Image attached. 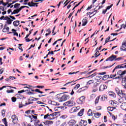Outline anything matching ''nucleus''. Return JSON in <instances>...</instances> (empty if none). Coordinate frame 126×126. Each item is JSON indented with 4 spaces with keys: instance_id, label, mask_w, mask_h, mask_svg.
I'll list each match as a JSON object with an SVG mask.
<instances>
[{
    "instance_id": "nucleus-42",
    "label": "nucleus",
    "mask_w": 126,
    "mask_h": 126,
    "mask_svg": "<svg viewBox=\"0 0 126 126\" xmlns=\"http://www.w3.org/2000/svg\"><path fill=\"white\" fill-rule=\"evenodd\" d=\"M34 88H39L40 89H43L45 86H37L36 87H33Z\"/></svg>"
},
{
    "instance_id": "nucleus-2",
    "label": "nucleus",
    "mask_w": 126,
    "mask_h": 126,
    "mask_svg": "<svg viewBox=\"0 0 126 126\" xmlns=\"http://www.w3.org/2000/svg\"><path fill=\"white\" fill-rule=\"evenodd\" d=\"M126 70L122 71L119 70L117 72V75H119V76L116 77L114 78V79H118V81H120V79L121 78H123V77H124V76H126Z\"/></svg>"
},
{
    "instance_id": "nucleus-17",
    "label": "nucleus",
    "mask_w": 126,
    "mask_h": 126,
    "mask_svg": "<svg viewBox=\"0 0 126 126\" xmlns=\"http://www.w3.org/2000/svg\"><path fill=\"white\" fill-rule=\"evenodd\" d=\"M121 79H122V85L123 86H125V85H126V76H124L121 78Z\"/></svg>"
},
{
    "instance_id": "nucleus-6",
    "label": "nucleus",
    "mask_w": 126,
    "mask_h": 126,
    "mask_svg": "<svg viewBox=\"0 0 126 126\" xmlns=\"http://www.w3.org/2000/svg\"><path fill=\"white\" fill-rule=\"evenodd\" d=\"M85 101V97L84 96H82L80 97L77 102L78 104H80L81 105L83 104V102Z\"/></svg>"
},
{
    "instance_id": "nucleus-51",
    "label": "nucleus",
    "mask_w": 126,
    "mask_h": 126,
    "mask_svg": "<svg viewBox=\"0 0 126 126\" xmlns=\"http://www.w3.org/2000/svg\"><path fill=\"white\" fill-rule=\"evenodd\" d=\"M110 39H111V37L108 36L105 40V44H107V43H108V42H109V40H110Z\"/></svg>"
},
{
    "instance_id": "nucleus-1",
    "label": "nucleus",
    "mask_w": 126,
    "mask_h": 126,
    "mask_svg": "<svg viewBox=\"0 0 126 126\" xmlns=\"http://www.w3.org/2000/svg\"><path fill=\"white\" fill-rule=\"evenodd\" d=\"M56 98L59 100V102H63V101H66L69 99V95L61 93L58 94L56 95Z\"/></svg>"
},
{
    "instance_id": "nucleus-61",
    "label": "nucleus",
    "mask_w": 126,
    "mask_h": 126,
    "mask_svg": "<svg viewBox=\"0 0 126 126\" xmlns=\"http://www.w3.org/2000/svg\"><path fill=\"white\" fill-rule=\"evenodd\" d=\"M13 34H14V36H17L18 37V33L16 32H12Z\"/></svg>"
},
{
    "instance_id": "nucleus-47",
    "label": "nucleus",
    "mask_w": 126,
    "mask_h": 126,
    "mask_svg": "<svg viewBox=\"0 0 126 126\" xmlns=\"http://www.w3.org/2000/svg\"><path fill=\"white\" fill-rule=\"evenodd\" d=\"M12 122L13 124H17V123L18 122V119L16 118L15 119L13 120Z\"/></svg>"
},
{
    "instance_id": "nucleus-46",
    "label": "nucleus",
    "mask_w": 126,
    "mask_h": 126,
    "mask_svg": "<svg viewBox=\"0 0 126 126\" xmlns=\"http://www.w3.org/2000/svg\"><path fill=\"white\" fill-rule=\"evenodd\" d=\"M116 76H117V74H115L114 75L111 74L109 76V78H114V77H116Z\"/></svg>"
},
{
    "instance_id": "nucleus-37",
    "label": "nucleus",
    "mask_w": 126,
    "mask_h": 126,
    "mask_svg": "<svg viewBox=\"0 0 126 126\" xmlns=\"http://www.w3.org/2000/svg\"><path fill=\"white\" fill-rule=\"evenodd\" d=\"M122 98H124L126 100V94H123V92H122L120 97H122Z\"/></svg>"
},
{
    "instance_id": "nucleus-64",
    "label": "nucleus",
    "mask_w": 126,
    "mask_h": 126,
    "mask_svg": "<svg viewBox=\"0 0 126 126\" xmlns=\"http://www.w3.org/2000/svg\"><path fill=\"white\" fill-rule=\"evenodd\" d=\"M44 123H43V122H42L40 124H38V126H44Z\"/></svg>"
},
{
    "instance_id": "nucleus-11",
    "label": "nucleus",
    "mask_w": 126,
    "mask_h": 126,
    "mask_svg": "<svg viewBox=\"0 0 126 126\" xmlns=\"http://www.w3.org/2000/svg\"><path fill=\"white\" fill-rule=\"evenodd\" d=\"M107 87L106 85L102 84L99 87V91H104V90H105V89H107Z\"/></svg>"
},
{
    "instance_id": "nucleus-26",
    "label": "nucleus",
    "mask_w": 126,
    "mask_h": 126,
    "mask_svg": "<svg viewBox=\"0 0 126 126\" xmlns=\"http://www.w3.org/2000/svg\"><path fill=\"white\" fill-rule=\"evenodd\" d=\"M110 78V75H105L102 77V80H107V79Z\"/></svg>"
},
{
    "instance_id": "nucleus-24",
    "label": "nucleus",
    "mask_w": 126,
    "mask_h": 126,
    "mask_svg": "<svg viewBox=\"0 0 126 126\" xmlns=\"http://www.w3.org/2000/svg\"><path fill=\"white\" fill-rule=\"evenodd\" d=\"M84 112V109H82L81 110V111L78 113V115L79 116V117H82L83 115V113Z\"/></svg>"
},
{
    "instance_id": "nucleus-49",
    "label": "nucleus",
    "mask_w": 126,
    "mask_h": 126,
    "mask_svg": "<svg viewBox=\"0 0 126 126\" xmlns=\"http://www.w3.org/2000/svg\"><path fill=\"white\" fill-rule=\"evenodd\" d=\"M11 119L12 120H15V119H17V117H16V115H13L12 116H11Z\"/></svg>"
},
{
    "instance_id": "nucleus-58",
    "label": "nucleus",
    "mask_w": 126,
    "mask_h": 126,
    "mask_svg": "<svg viewBox=\"0 0 126 126\" xmlns=\"http://www.w3.org/2000/svg\"><path fill=\"white\" fill-rule=\"evenodd\" d=\"M123 59V57H119L118 58H115V61H121V60Z\"/></svg>"
},
{
    "instance_id": "nucleus-60",
    "label": "nucleus",
    "mask_w": 126,
    "mask_h": 126,
    "mask_svg": "<svg viewBox=\"0 0 126 126\" xmlns=\"http://www.w3.org/2000/svg\"><path fill=\"white\" fill-rule=\"evenodd\" d=\"M67 126V123H66V122H65L62 124V126Z\"/></svg>"
},
{
    "instance_id": "nucleus-23",
    "label": "nucleus",
    "mask_w": 126,
    "mask_h": 126,
    "mask_svg": "<svg viewBox=\"0 0 126 126\" xmlns=\"http://www.w3.org/2000/svg\"><path fill=\"white\" fill-rule=\"evenodd\" d=\"M6 87H8V89H11V88H15V89L16 88L12 87L10 86H3L0 89V90H2L3 89V88H6Z\"/></svg>"
},
{
    "instance_id": "nucleus-48",
    "label": "nucleus",
    "mask_w": 126,
    "mask_h": 126,
    "mask_svg": "<svg viewBox=\"0 0 126 126\" xmlns=\"http://www.w3.org/2000/svg\"><path fill=\"white\" fill-rule=\"evenodd\" d=\"M79 87H80V84H78L74 87V89L76 90Z\"/></svg>"
},
{
    "instance_id": "nucleus-7",
    "label": "nucleus",
    "mask_w": 126,
    "mask_h": 126,
    "mask_svg": "<svg viewBox=\"0 0 126 126\" xmlns=\"http://www.w3.org/2000/svg\"><path fill=\"white\" fill-rule=\"evenodd\" d=\"M4 20H6V23L9 25L11 24V23H12V21H13V20H11L10 18H9L7 16H6L5 17Z\"/></svg>"
},
{
    "instance_id": "nucleus-34",
    "label": "nucleus",
    "mask_w": 126,
    "mask_h": 126,
    "mask_svg": "<svg viewBox=\"0 0 126 126\" xmlns=\"http://www.w3.org/2000/svg\"><path fill=\"white\" fill-rule=\"evenodd\" d=\"M124 64H123L122 65L121 64L118 65L115 67V69H118V68H122L123 67H122V65H124Z\"/></svg>"
},
{
    "instance_id": "nucleus-28",
    "label": "nucleus",
    "mask_w": 126,
    "mask_h": 126,
    "mask_svg": "<svg viewBox=\"0 0 126 126\" xmlns=\"http://www.w3.org/2000/svg\"><path fill=\"white\" fill-rule=\"evenodd\" d=\"M88 116L92 117L93 116V113L92 112V110L91 109H89L88 112Z\"/></svg>"
},
{
    "instance_id": "nucleus-54",
    "label": "nucleus",
    "mask_w": 126,
    "mask_h": 126,
    "mask_svg": "<svg viewBox=\"0 0 126 126\" xmlns=\"http://www.w3.org/2000/svg\"><path fill=\"white\" fill-rule=\"evenodd\" d=\"M97 111H100V110H102V107L101 106H97L96 107Z\"/></svg>"
},
{
    "instance_id": "nucleus-52",
    "label": "nucleus",
    "mask_w": 126,
    "mask_h": 126,
    "mask_svg": "<svg viewBox=\"0 0 126 126\" xmlns=\"http://www.w3.org/2000/svg\"><path fill=\"white\" fill-rule=\"evenodd\" d=\"M61 118L62 119H63V120H64V119H66L67 118V115H62Z\"/></svg>"
},
{
    "instance_id": "nucleus-31",
    "label": "nucleus",
    "mask_w": 126,
    "mask_h": 126,
    "mask_svg": "<svg viewBox=\"0 0 126 126\" xmlns=\"http://www.w3.org/2000/svg\"><path fill=\"white\" fill-rule=\"evenodd\" d=\"M3 124H4L5 126H7V121H6V118H4L2 120Z\"/></svg>"
},
{
    "instance_id": "nucleus-50",
    "label": "nucleus",
    "mask_w": 126,
    "mask_h": 126,
    "mask_svg": "<svg viewBox=\"0 0 126 126\" xmlns=\"http://www.w3.org/2000/svg\"><path fill=\"white\" fill-rule=\"evenodd\" d=\"M104 74H107V72H102L98 73L99 75H104Z\"/></svg>"
},
{
    "instance_id": "nucleus-59",
    "label": "nucleus",
    "mask_w": 126,
    "mask_h": 126,
    "mask_svg": "<svg viewBox=\"0 0 126 126\" xmlns=\"http://www.w3.org/2000/svg\"><path fill=\"white\" fill-rule=\"evenodd\" d=\"M112 6H113V4H112L110 6H108L106 7V10H108V9H110V8H111V7H112Z\"/></svg>"
},
{
    "instance_id": "nucleus-9",
    "label": "nucleus",
    "mask_w": 126,
    "mask_h": 126,
    "mask_svg": "<svg viewBox=\"0 0 126 126\" xmlns=\"http://www.w3.org/2000/svg\"><path fill=\"white\" fill-rule=\"evenodd\" d=\"M69 126H75V124H76V121L74 120H70L67 123Z\"/></svg>"
},
{
    "instance_id": "nucleus-57",
    "label": "nucleus",
    "mask_w": 126,
    "mask_h": 126,
    "mask_svg": "<svg viewBox=\"0 0 126 126\" xmlns=\"http://www.w3.org/2000/svg\"><path fill=\"white\" fill-rule=\"evenodd\" d=\"M9 78L10 79H12V80H14V79H16V78H15V77H13V76H9Z\"/></svg>"
},
{
    "instance_id": "nucleus-12",
    "label": "nucleus",
    "mask_w": 126,
    "mask_h": 126,
    "mask_svg": "<svg viewBox=\"0 0 126 126\" xmlns=\"http://www.w3.org/2000/svg\"><path fill=\"white\" fill-rule=\"evenodd\" d=\"M49 103L51 104V105H53V106H59L60 103L59 102H57L55 101L50 100L49 101Z\"/></svg>"
},
{
    "instance_id": "nucleus-36",
    "label": "nucleus",
    "mask_w": 126,
    "mask_h": 126,
    "mask_svg": "<svg viewBox=\"0 0 126 126\" xmlns=\"http://www.w3.org/2000/svg\"><path fill=\"white\" fill-rule=\"evenodd\" d=\"M21 46H23V44H19L18 49L21 50V52H23V49L21 47Z\"/></svg>"
},
{
    "instance_id": "nucleus-45",
    "label": "nucleus",
    "mask_w": 126,
    "mask_h": 126,
    "mask_svg": "<svg viewBox=\"0 0 126 126\" xmlns=\"http://www.w3.org/2000/svg\"><path fill=\"white\" fill-rule=\"evenodd\" d=\"M7 93H13L14 92V90H7L6 91Z\"/></svg>"
},
{
    "instance_id": "nucleus-40",
    "label": "nucleus",
    "mask_w": 126,
    "mask_h": 126,
    "mask_svg": "<svg viewBox=\"0 0 126 126\" xmlns=\"http://www.w3.org/2000/svg\"><path fill=\"white\" fill-rule=\"evenodd\" d=\"M75 81H77V80H76V81H72L71 82H69L66 84H65L63 86H66V85H68V84H70L71 83H72V82H75Z\"/></svg>"
},
{
    "instance_id": "nucleus-10",
    "label": "nucleus",
    "mask_w": 126,
    "mask_h": 126,
    "mask_svg": "<svg viewBox=\"0 0 126 126\" xmlns=\"http://www.w3.org/2000/svg\"><path fill=\"white\" fill-rule=\"evenodd\" d=\"M121 51H124L126 52V41L123 42L122 43V46L120 48Z\"/></svg>"
},
{
    "instance_id": "nucleus-53",
    "label": "nucleus",
    "mask_w": 126,
    "mask_h": 126,
    "mask_svg": "<svg viewBox=\"0 0 126 126\" xmlns=\"http://www.w3.org/2000/svg\"><path fill=\"white\" fill-rule=\"evenodd\" d=\"M11 100H12V102H16V98L14 97H12L11 98Z\"/></svg>"
},
{
    "instance_id": "nucleus-19",
    "label": "nucleus",
    "mask_w": 126,
    "mask_h": 126,
    "mask_svg": "<svg viewBox=\"0 0 126 126\" xmlns=\"http://www.w3.org/2000/svg\"><path fill=\"white\" fill-rule=\"evenodd\" d=\"M115 91L116 93L118 94V95L121 96V94L122 92H121V91H120V89L118 88H116L115 89Z\"/></svg>"
},
{
    "instance_id": "nucleus-33",
    "label": "nucleus",
    "mask_w": 126,
    "mask_h": 126,
    "mask_svg": "<svg viewBox=\"0 0 126 126\" xmlns=\"http://www.w3.org/2000/svg\"><path fill=\"white\" fill-rule=\"evenodd\" d=\"M99 100H100V97L99 96H97L95 100V105L96 104H98V103H99Z\"/></svg>"
},
{
    "instance_id": "nucleus-25",
    "label": "nucleus",
    "mask_w": 126,
    "mask_h": 126,
    "mask_svg": "<svg viewBox=\"0 0 126 126\" xmlns=\"http://www.w3.org/2000/svg\"><path fill=\"white\" fill-rule=\"evenodd\" d=\"M88 87L87 86L84 87L79 90V92H81L82 91H84L85 90H87Z\"/></svg>"
},
{
    "instance_id": "nucleus-35",
    "label": "nucleus",
    "mask_w": 126,
    "mask_h": 126,
    "mask_svg": "<svg viewBox=\"0 0 126 126\" xmlns=\"http://www.w3.org/2000/svg\"><path fill=\"white\" fill-rule=\"evenodd\" d=\"M32 6H36V7H38V4H39V3H34L33 2H31Z\"/></svg>"
},
{
    "instance_id": "nucleus-39",
    "label": "nucleus",
    "mask_w": 126,
    "mask_h": 126,
    "mask_svg": "<svg viewBox=\"0 0 126 126\" xmlns=\"http://www.w3.org/2000/svg\"><path fill=\"white\" fill-rule=\"evenodd\" d=\"M14 12H15V14H17L19 12H20V10L19 8H17L15 10H14Z\"/></svg>"
},
{
    "instance_id": "nucleus-16",
    "label": "nucleus",
    "mask_w": 126,
    "mask_h": 126,
    "mask_svg": "<svg viewBox=\"0 0 126 126\" xmlns=\"http://www.w3.org/2000/svg\"><path fill=\"white\" fill-rule=\"evenodd\" d=\"M80 125L81 126H87V121L84 120H81L80 122Z\"/></svg>"
},
{
    "instance_id": "nucleus-41",
    "label": "nucleus",
    "mask_w": 126,
    "mask_h": 126,
    "mask_svg": "<svg viewBox=\"0 0 126 126\" xmlns=\"http://www.w3.org/2000/svg\"><path fill=\"white\" fill-rule=\"evenodd\" d=\"M35 92H37L38 93H40V94H43V93H44V92L40 91V90L38 89L35 90Z\"/></svg>"
},
{
    "instance_id": "nucleus-18",
    "label": "nucleus",
    "mask_w": 126,
    "mask_h": 126,
    "mask_svg": "<svg viewBox=\"0 0 126 126\" xmlns=\"http://www.w3.org/2000/svg\"><path fill=\"white\" fill-rule=\"evenodd\" d=\"M108 95L110 96V97H112V98H116V94L113 92H109Z\"/></svg>"
},
{
    "instance_id": "nucleus-44",
    "label": "nucleus",
    "mask_w": 126,
    "mask_h": 126,
    "mask_svg": "<svg viewBox=\"0 0 126 126\" xmlns=\"http://www.w3.org/2000/svg\"><path fill=\"white\" fill-rule=\"evenodd\" d=\"M1 114H2V117H5V110L3 109L1 111Z\"/></svg>"
},
{
    "instance_id": "nucleus-8",
    "label": "nucleus",
    "mask_w": 126,
    "mask_h": 126,
    "mask_svg": "<svg viewBox=\"0 0 126 126\" xmlns=\"http://www.w3.org/2000/svg\"><path fill=\"white\" fill-rule=\"evenodd\" d=\"M45 126H50L54 124V122L52 121L47 120L45 122H42Z\"/></svg>"
},
{
    "instance_id": "nucleus-29",
    "label": "nucleus",
    "mask_w": 126,
    "mask_h": 126,
    "mask_svg": "<svg viewBox=\"0 0 126 126\" xmlns=\"http://www.w3.org/2000/svg\"><path fill=\"white\" fill-rule=\"evenodd\" d=\"M29 91H30V90H23L18 91V93L19 94H21V93H23L24 92H28Z\"/></svg>"
},
{
    "instance_id": "nucleus-22",
    "label": "nucleus",
    "mask_w": 126,
    "mask_h": 126,
    "mask_svg": "<svg viewBox=\"0 0 126 126\" xmlns=\"http://www.w3.org/2000/svg\"><path fill=\"white\" fill-rule=\"evenodd\" d=\"M116 107H107V111H110V112H113L114 110H116Z\"/></svg>"
},
{
    "instance_id": "nucleus-43",
    "label": "nucleus",
    "mask_w": 126,
    "mask_h": 126,
    "mask_svg": "<svg viewBox=\"0 0 126 126\" xmlns=\"http://www.w3.org/2000/svg\"><path fill=\"white\" fill-rule=\"evenodd\" d=\"M20 5V3H16L14 5V8H18V6Z\"/></svg>"
},
{
    "instance_id": "nucleus-32",
    "label": "nucleus",
    "mask_w": 126,
    "mask_h": 126,
    "mask_svg": "<svg viewBox=\"0 0 126 126\" xmlns=\"http://www.w3.org/2000/svg\"><path fill=\"white\" fill-rule=\"evenodd\" d=\"M95 118H98L101 117V114L99 113H94Z\"/></svg>"
},
{
    "instance_id": "nucleus-15",
    "label": "nucleus",
    "mask_w": 126,
    "mask_h": 126,
    "mask_svg": "<svg viewBox=\"0 0 126 126\" xmlns=\"http://www.w3.org/2000/svg\"><path fill=\"white\" fill-rule=\"evenodd\" d=\"M30 104H33V102H26L25 105L22 104V103L19 104V108H21L24 107V106H27V105H30Z\"/></svg>"
},
{
    "instance_id": "nucleus-20",
    "label": "nucleus",
    "mask_w": 126,
    "mask_h": 126,
    "mask_svg": "<svg viewBox=\"0 0 126 126\" xmlns=\"http://www.w3.org/2000/svg\"><path fill=\"white\" fill-rule=\"evenodd\" d=\"M109 104H110V105H112V106H114V107H117V102L116 101H114V100L109 101Z\"/></svg>"
},
{
    "instance_id": "nucleus-5",
    "label": "nucleus",
    "mask_w": 126,
    "mask_h": 126,
    "mask_svg": "<svg viewBox=\"0 0 126 126\" xmlns=\"http://www.w3.org/2000/svg\"><path fill=\"white\" fill-rule=\"evenodd\" d=\"M117 58V56L112 55L111 56L109 57L106 60V62H113V61H116V59Z\"/></svg>"
},
{
    "instance_id": "nucleus-13",
    "label": "nucleus",
    "mask_w": 126,
    "mask_h": 126,
    "mask_svg": "<svg viewBox=\"0 0 126 126\" xmlns=\"http://www.w3.org/2000/svg\"><path fill=\"white\" fill-rule=\"evenodd\" d=\"M9 31V27H6V25H5L4 28L2 30V32L4 33H7Z\"/></svg>"
},
{
    "instance_id": "nucleus-30",
    "label": "nucleus",
    "mask_w": 126,
    "mask_h": 126,
    "mask_svg": "<svg viewBox=\"0 0 126 126\" xmlns=\"http://www.w3.org/2000/svg\"><path fill=\"white\" fill-rule=\"evenodd\" d=\"M94 83V80H89L87 83V85H91V84Z\"/></svg>"
},
{
    "instance_id": "nucleus-56",
    "label": "nucleus",
    "mask_w": 126,
    "mask_h": 126,
    "mask_svg": "<svg viewBox=\"0 0 126 126\" xmlns=\"http://www.w3.org/2000/svg\"><path fill=\"white\" fill-rule=\"evenodd\" d=\"M95 51H96V52L94 54V56H97V55L98 54H99V51H98V48H97L96 49Z\"/></svg>"
},
{
    "instance_id": "nucleus-4",
    "label": "nucleus",
    "mask_w": 126,
    "mask_h": 126,
    "mask_svg": "<svg viewBox=\"0 0 126 126\" xmlns=\"http://www.w3.org/2000/svg\"><path fill=\"white\" fill-rule=\"evenodd\" d=\"M54 117H56L54 113L51 114H47L44 116V120H54Z\"/></svg>"
},
{
    "instance_id": "nucleus-3",
    "label": "nucleus",
    "mask_w": 126,
    "mask_h": 126,
    "mask_svg": "<svg viewBox=\"0 0 126 126\" xmlns=\"http://www.w3.org/2000/svg\"><path fill=\"white\" fill-rule=\"evenodd\" d=\"M74 98H71L70 100L67 101V102L63 104V106H68V107H72L75 105V102L74 101Z\"/></svg>"
},
{
    "instance_id": "nucleus-14",
    "label": "nucleus",
    "mask_w": 126,
    "mask_h": 126,
    "mask_svg": "<svg viewBox=\"0 0 126 126\" xmlns=\"http://www.w3.org/2000/svg\"><path fill=\"white\" fill-rule=\"evenodd\" d=\"M87 17H85L84 19L82 20V26H85L86 24L88 23V21H87Z\"/></svg>"
},
{
    "instance_id": "nucleus-62",
    "label": "nucleus",
    "mask_w": 126,
    "mask_h": 126,
    "mask_svg": "<svg viewBox=\"0 0 126 126\" xmlns=\"http://www.w3.org/2000/svg\"><path fill=\"white\" fill-rule=\"evenodd\" d=\"M2 5H3L4 6H5L6 5H7V4H8V2H3L2 3Z\"/></svg>"
},
{
    "instance_id": "nucleus-27",
    "label": "nucleus",
    "mask_w": 126,
    "mask_h": 126,
    "mask_svg": "<svg viewBox=\"0 0 126 126\" xmlns=\"http://www.w3.org/2000/svg\"><path fill=\"white\" fill-rule=\"evenodd\" d=\"M3 12H2V15H4V14H6V10L7 9V8L6 7L4 6L3 7Z\"/></svg>"
},
{
    "instance_id": "nucleus-63",
    "label": "nucleus",
    "mask_w": 126,
    "mask_h": 126,
    "mask_svg": "<svg viewBox=\"0 0 126 126\" xmlns=\"http://www.w3.org/2000/svg\"><path fill=\"white\" fill-rule=\"evenodd\" d=\"M121 27H122V28H124V29H126V25H125V24H123L121 25Z\"/></svg>"
},
{
    "instance_id": "nucleus-55",
    "label": "nucleus",
    "mask_w": 126,
    "mask_h": 126,
    "mask_svg": "<svg viewBox=\"0 0 126 126\" xmlns=\"http://www.w3.org/2000/svg\"><path fill=\"white\" fill-rule=\"evenodd\" d=\"M87 72H88V71H86L83 72H80L79 73L80 74H81V75H82V74H86V73H87Z\"/></svg>"
},
{
    "instance_id": "nucleus-21",
    "label": "nucleus",
    "mask_w": 126,
    "mask_h": 126,
    "mask_svg": "<svg viewBox=\"0 0 126 126\" xmlns=\"http://www.w3.org/2000/svg\"><path fill=\"white\" fill-rule=\"evenodd\" d=\"M19 22H20L19 21H15L13 23V24L14 26H15V27H17V26H18V25L20 24Z\"/></svg>"
},
{
    "instance_id": "nucleus-38",
    "label": "nucleus",
    "mask_w": 126,
    "mask_h": 126,
    "mask_svg": "<svg viewBox=\"0 0 126 126\" xmlns=\"http://www.w3.org/2000/svg\"><path fill=\"white\" fill-rule=\"evenodd\" d=\"M39 124H41V123H40V120H36L35 121V126H39Z\"/></svg>"
}]
</instances>
